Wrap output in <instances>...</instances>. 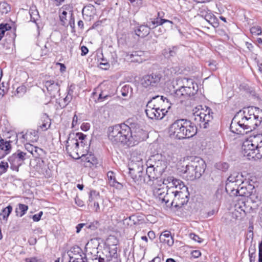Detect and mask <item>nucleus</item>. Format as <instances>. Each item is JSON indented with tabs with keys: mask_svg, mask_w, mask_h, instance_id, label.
<instances>
[{
	"mask_svg": "<svg viewBox=\"0 0 262 262\" xmlns=\"http://www.w3.org/2000/svg\"><path fill=\"white\" fill-rule=\"evenodd\" d=\"M128 86H126V85L123 86L121 90L122 95L123 96H126L127 95V92H126V90H128Z\"/></svg>",
	"mask_w": 262,
	"mask_h": 262,
	"instance_id": "obj_59",
	"label": "nucleus"
},
{
	"mask_svg": "<svg viewBox=\"0 0 262 262\" xmlns=\"http://www.w3.org/2000/svg\"><path fill=\"white\" fill-rule=\"evenodd\" d=\"M183 84L187 83V86L182 85L176 90L175 97L180 99L181 102L188 99L194 95L198 91V86L192 79L184 78L182 80Z\"/></svg>",
	"mask_w": 262,
	"mask_h": 262,
	"instance_id": "obj_8",
	"label": "nucleus"
},
{
	"mask_svg": "<svg viewBox=\"0 0 262 262\" xmlns=\"http://www.w3.org/2000/svg\"><path fill=\"white\" fill-rule=\"evenodd\" d=\"M8 164L7 162L2 161L0 162V169L2 170L1 173H5L8 168Z\"/></svg>",
	"mask_w": 262,
	"mask_h": 262,
	"instance_id": "obj_43",
	"label": "nucleus"
},
{
	"mask_svg": "<svg viewBox=\"0 0 262 262\" xmlns=\"http://www.w3.org/2000/svg\"><path fill=\"white\" fill-rule=\"evenodd\" d=\"M26 92V87L24 85L18 86L15 92L14 95L18 97L23 96Z\"/></svg>",
	"mask_w": 262,
	"mask_h": 262,
	"instance_id": "obj_39",
	"label": "nucleus"
},
{
	"mask_svg": "<svg viewBox=\"0 0 262 262\" xmlns=\"http://www.w3.org/2000/svg\"><path fill=\"white\" fill-rule=\"evenodd\" d=\"M166 182H168L169 189H172V191H182L183 188H187L181 180L174 179L173 177H168L166 180H164L163 184H166Z\"/></svg>",
	"mask_w": 262,
	"mask_h": 262,
	"instance_id": "obj_17",
	"label": "nucleus"
},
{
	"mask_svg": "<svg viewBox=\"0 0 262 262\" xmlns=\"http://www.w3.org/2000/svg\"><path fill=\"white\" fill-rule=\"evenodd\" d=\"M44 84L48 92L50 94L51 97H55L58 94L60 91V88L57 82H55L52 80H50L46 81L44 82Z\"/></svg>",
	"mask_w": 262,
	"mask_h": 262,
	"instance_id": "obj_18",
	"label": "nucleus"
},
{
	"mask_svg": "<svg viewBox=\"0 0 262 262\" xmlns=\"http://www.w3.org/2000/svg\"><path fill=\"white\" fill-rule=\"evenodd\" d=\"M242 154L249 160L262 158V134L251 137L244 141L242 146Z\"/></svg>",
	"mask_w": 262,
	"mask_h": 262,
	"instance_id": "obj_5",
	"label": "nucleus"
},
{
	"mask_svg": "<svg viewBox=\"0 0 262 262\" xmlns=\"http://www.w3.org/2000/svg\"><path fill=\"white\" fill-rule=\"evenodd\" d=\"M165 23H168L171 25L173 24L172 22L169 20L157 18L156 19H154V20L151 21V24H149L148 27H150L151 28V27L152 26V28H154L155 26L162 25Z\"/></svg>",
	"mask_w": 262,
	"mask_h": 262,
	"instance_id": "obj_34",
	"label": "nucleus"
},
{
	"mask_svg": "<svg viewBox=\"0 0 262 262\" xmlns=\"http://www.w3.org/2000/svg\"><path fill=\"white\" fill-rule=\"evenodd\" d=\"M25 262H45L41 258H39L37 257H32L27 258L25 259Z\"/></svg>",
	"mask_w": 262,
	"mask_h": 262,
	"instance_id": "obj_45",
	"label": "nucleus"
},
{
	"mask_svg": "<svg viewBox=\"0 0 262 262\" xmlns=\"http://www.w3.org/2000/svg\"><path fill=\"white\" fill-rule=\"evenodd\" d=\"M68 255L69 257V259L72 260H79L81 261H86L87 259L85 255L82 251V253H77L75 254H72V252H68Z\"/></svg>",
	"mask_w": 262,
	"mask_h": 262,
	"instance_id": "obj_29",
	"label": "nucleus"
},
{
	"mask_svg": "<svg viewBox=\"0 0 262 262\" xmlns=\"http://www.w3.org/2000/svg\"><path fill=\"white\" fill-rule=\"evenodd\" d=\"M79 146V143L77 139H68L67 141L66 150L73 158L78 159L80 157L78 154Z\"/></svg>",
	"mask_w": 262,
	"mask_h": 262,
	"instance_id": "obj_12",
	"label": "nucleus"
},
{
	"mask_svg": "<svg viewBox=\"0 0 262 262\" xmlns=\"http://www.w3.org/2000/svg\"><path fill=\"white\" fill-rule=\"evenodd\" d=\"M81 56H85L89 52V50L88 48L84 46H83L81 47Z\"/></svg>",
	"mask_w": 262,
	"mask_h": 262,
	"instance_id": "obj_55",
	"label": "nucleus"
},
{
	"mask_svg": "<svg viewBox=\"0 0 262 262\" xmlns=\"http://www.w3.org/2000/svg\"><path fill=\"white\" fill-rule=\"evenodd\" d=\"M148 236L150 239H153L155 237V234L154 231H150L148 232L147 234Z\"/></svg>",
	"mask_w": 262,
	"mask_h": 262,
	"instance_id": "obj_61",
	"label": "nucleus"
},
{
	"mask_svg": "<svg viewBox=\"0 0 262 262\" xmlns=\"http://www.w3.org/2000/svg\"><path fill=\"white\" fill-rule=\"evenodd\" d=\"M76 137L78 138L79 140H81V143H82V140H83L86 136L82 133H78L76 134Z\"/></svg>",
	"mask_w": 262,
	"mask_h": 262,
	"instance_id": "obj_56",
	"label": "nucleus"
},
{
	"mask_svg": "<svg viewBox=\"0 0 262 262\" xmlns=\"http://www.w3.org/2000/svg\"><path fill=\"white\" fill-rule=\"evenodd\" d=\"M99 66L101 68L106 70L109 67V64L108 62H101L99 64Z\"/></svg>",
	"mask_w": 262,
	"mask_h": 262,
	"instance_id": "obj_58",
	"label": "nucleus"
},
{
	"mask_svg": "<svg viewBox=\"0 0 262 262\" xmlns=\"http://www.w3.org/2000/svg\"><path fill=\"white\" fill-rule=\"evenodd\" d=\"M85 224H79L76 226V232L79 233L81 229L83 228L84 226H85Z\"/></svg>",
	"mask_w": 262,
	"mask_h": 262,
	"instance_id": "obj_60",
	"label": "nucleus"
},
{
	"mask_svg": "<svg viewBox=\"0 0 262 262\" xmlns=\"http://www.w3.org/2000/svg\"><path fill=\"white\" fill-rule=\"evenodd\" d=\"M32 155L36 159L40 158V157H42L45 155V152L42 149L35 146Z\"/></svg>",
	"mask_w": 262,
	"mask_h": 262,
	"instance_id": "obj_38",
	"label": "nucleus"
},
{
	"mask_svg": "<svg viewBox=\"0 0 262 262\" xmlns=\"http://www.w3.org/2000/svg\"><path fill=\"white\" fill-rule=\"evenodd\" d=\"M12 211V207L11 205H8L6 208H4L0 213V220L3 219L6 222Z\"/></svg>",
	"mask_w": 262,
	"mask_h": 262,
	"instance_id": "obj_31",
	"label": "nucleus"
},
{
	"mask_svg": "<svg viewBox=\"0 0 262 262\" xmlns=\"http://www.w3.org/2000/svg\"><path fill=\"white\" fill-rule=\"evenodd\" d=\"M169 191L171 193L170 198L171 206L181 207L188 202L189 195L188 188H183L182 191H180L177 190L172 191V189Z\"/></svg>",
	"mask_w": 262,
	"mask_h": 262,
	"instance_id": "obj_9",
	"label": "nucleus"
},
{
	"mask_svg": "<svg viewBox=\"0 0 262 262\" xmlns=\"http://www.w3.org/2000/svg\"><path fill=\"white\" fill-rule=\"evenodd\" d=\"M107 182L111 187L118 189L123 188V185L117 180L116 173L113 171H109L107 173Z\"/></svg>",
	"mask_w": 262,
	"mask_h": 262,
	"instance_id": "obj_19",
	"label": "nucleus"
},
{
	"mask_svg": "<svg viewBox=\"0 0 262 262\" xmlns=\"http://www.w3.org/2000/svg\"><path fill=\"white\" fill-rule=\"evenodd\" d=\"M159 239L161 243L171 246L174 243V239L171 234L169 231H164L160 235Z\"/></svg>",
	"mask_w": 262,
	"mask_h": 262,
	"instance_id": "obj_22",
	"label": "nucleus"
},
{
	"mask_svg": "<svg viewBox=\"0 0 262 262\" xmlns=\"http://www.w3.org/2000/svg\"><path fill=\"white\" fill-rule=\"evenodd\" d=\"M90 125L89 123H83L81 124V129L83 130V131H87L89 129H90Z\"/></svg>",
	"mask_w": 262,
	"mask_h": 262,
	"instance_id": "obj_54",
	"label": "nucleus"
},
{
	"mask_svg": "<svg viewBox=\"0 0 262 262\" xmlns=\"http://www.w3.org/2000/svg\"><path fill=\"white\" fill-rule=\"evenodd\" d=\"M16 137L19 138L23 143H33L36 142L38 139L37 132L34 130H27L25 134L21 132L17 135Z\"/></svg>",
	"mask_w": 262,
	"mask_h": 262,
	"instance_id": "obj_16",
	"label": "nucleus"
},
{
	"mask_svg": "<svg viewBox=\"0 0 262 262\" xmlns=\"http://www.w3.org/2000/svg\"><path fill=\"white\" fill-rule=\"evenodd\" d=\"M98 196V194L95 190H91L89 193V202L90 203L95 202V199Z\"/></svg>",
	"mask_w": 262,
	"mask_h": 262,
	"instance_id": "obj_42",
	"label": "nucleus"
},
{
	"mask_svg": "<svg viewBox=\"0 0 262 262\" xmlns=\"http://www.w3.org/2000/svg\"><path fill=\"white\" fill-rule=\"evenodd\" d=\"M41 122L40 123V125H39V127L42 131L47 130L50 127L51 120L46 114H44L42 115Z\"/></svg>",
	"mask_w": 262,
	"mask_h": 262,
	"instance_id": "obj_26",
	"label": "nucleus"
},
{
	"mask_svg": "<svg viewBox=\"0 0 262 262\" xmlns=\"http://www.w3.org/2000/svg\"><path fill=\"white\" fill-rule=\"evenodd\" d=\"M92 240L91 242H89L86 245H85V250L88 254L94 255L93 256L92 258L94 259H97L98 257V255L97 254L98 253L97 248L96 247H93L92 246Z\"/></svg>",
	"mask_w": 262,
	"mask_h": 262,
	"instance_id": "obj_28",
	"label": "nucleus"
},
{
	"mask_svg": "<svg viewBox=\"0 0 262 262\" xmlns=\"http://www.w3.org/2000/svg\"><path fill=\"white\" fill-rule=\"evenodd\" d=\"M94 208L95 209V210L96 212H98L99 209H100V207H99V203L98 202H94Z\"/></svg>",
	"mask_w": 262,
	"mask_h": 262,
	"instance_id": "obj_63",
	"label": "nucleus"
},
{
	"mask_svg": "<svg viewBox=\"0 0 262 262\" xmlns=\"http://www.w3.org/2000/svg\"><path fill=\"white\" fill-rule=\"evenodd\" d=\"M107 132L108 139L113 144H130L133 140L138 141L140 139V134L143 130L133 119L129 118L124 123L110 126Z\"/></svg>",
	"mask_w": 262,
	"mask_h": 262,
	"instance_id": "obj_1",
	"label": "nucleus"
},
{
	"mask_svg": "<svg viewBox=\"0 0 262 262\" xmlns=\"http://www.w3.org/2000/svg\"><path fill=\"white\" fill-rule=\"evenodd\" d=\"M129 174L135 183L139 184L142 183L143 182H145V180L143 179L142 176V169L138 171V174L135 173V170L133 168H129Z\"/></svg>",
	"mask_w": 262,
	"mask_h": 262,
	"instance_id": "obj_24",
	"label": "nucleus"
},
{
	"mask_svg": "<svg viewBox=\"0 0 262 262\" xmlns=\"http://www.w3.org/2000/svg\"><path fill=\"white\" fill-rule=\"evenodd\" d=\"M75 202L78 206L82 207L84 205L83 202L78 198L75 199Z\"/></svg>",
	"mask_w": 262,
	"mask_h": 262,
	"instance_id": "obj_57",
	"label": "nucleus"
},
{
	"mask_svg": "<svg viewBox=\"0 0 262 262\" xmlns=\"http://www.w3.org/2000/svg\"><path fill=\"white\" fill-rule=\"evenodd\" d=\"M246 207L245 206V204L244 202H242L241 203L238 202L235 205V214L236 216L237 217L238 215L237 214H240V216L242 217L246 215L245 209Z\"/></svg>",
	"mask_w": 262,
	"mask_h": 262,
	"instance_id": "obj_27",
	"label": "nucleus"
},
{
	"mask_svg": "<svg viewBox=\"0 0 262 262\" xmlns=\"http://www.w3.org/2000/svg\"><path fill=\"white\" fill-rule=\"evenodd\" d=\"M12 141L1 138L0 139V159L4 158L11 150Z\"/></svg>",
	"mask_w": 262,
	"mask_h": 262,
	"instance_id": "obj_20",
	"label": "nucleus"
},
{
	"mask_svg": "<svg viewBox=\"0 0 262 262\" xmlns=\"http://www.w3.org/2000/svg\"><path fill=\"white\" fill-rule=\"evenodd\" d=\"M10 10V7L7 3L3 2L0 3V12L2 13H7Z\"/></svg>",
	"mask_w": 262,
	"mask_h": 262,
	"instance_id": "obj_40",
	"label": "nucleus"
},
{
	"mask_svg": "<svg viewBox=\"0 0 262 262\" xmlns=\"http://www.w3.org/2000/svg\"><path fill=\"white\" fill-rule=\"evenodd\" d=\"M168 186L165 187L164 185L160 187H155L153 189L154 195L162 203L165 204L170 202V194Z\"/></svg>",
	"mask_w": 262,
	"mask_h": 262,
	"instance_id": "obj_11",
	"label": "nucleus"
},
{
	"mask_svg": "<svg viewBox=\"0 0 262 262\" xmlns=\"http://www.w3.org/2000/svg\"><path fill=\"white\" fill-rule=\"evenodd\" d=\"M25 147L26 149L28 152L31 153V154H32V153L34 149V147H35L34 146H33L32 144H30V143H26L25 144Z\"/></svg>",
	"mask_w": 262,
	"mask_h": 262,
	"instance_id": "obj_47",
	"label": "nucleus"
},
{
	"mask_svg": "<svg viewBox=\"0 0 262 262\" xmlns=\"http://www.w3.org/2000/svg\"><path fill=\"white\" fill-rule=\"evenodd\" d=\"M191 255L192 257L196 258L201 256V253L199 250H194L191 252Z\"/></svg>",
	"mask_w": 262,
	"mask_h": 262,
	"instance_id": "obj_51",
	"label": "nucleus"
},
{
	"mask_svg": "<svg viewBox=\"0 0 262 262\" xmlns=\"http://www.w3.org/2000/svg\"><path fill=\"white\" fill-rule=\"evenodd\" d=\"M165 103H169L167 98L159 95L153 97L146 106L147 116L151 119H162L167 112L165 108H163Z\"/></svg>",
	"mask_w": 262,
	"mask_h": 262,
	"instance_id": "obj_4",
	"label": "nucleus"
},
{
	"mask_svg": "<svg viewBox=\"0 0 262 262\" xmlns=\"http://www.w3.org/2000/svg\"><path fill=\"white\" fill-rule=\"evenodd\" d=\"M152 163L148 160L147 161L146 165L147 166L146 169V174L149 178V181L157 179V178L161 173L158 171H156V168L152 165Z\"/></svg>",
	"mask_w": 262,
	"mask_h": 262,
	"instance_id": "obj_21",
	"label": "nucleus"
},
{
	"mask_svg": "<svg viewBox=\"0 0 262 262\" xmlns=\"http://www.w3.org/2000/svg\"><path fill=\"white\" fill-rule=\"evenodd\" d=\"M190 237L193 240L195 241V242H197L199 243H201L203 242V239L200 238L198 235H196L194 233H191L190 234Z\"/></svg>",
	"mask_w": 262,
	"mask_h": 262,
	"instance_id": "obj_46",
	"label": "nucleus"
},
{
	"mask_svg": "<svg viewBox=\"0 0 262 262\" xmlns=\"http://www.w3.org/2000/svg\"><path fill=\"white\" fill-rule=\"evenodd\" d=\"M176 50L177 49L176 47H173L171 49L169 50V53L170 56H173L174 55H175Z\"/></svg>",
	"mask_w": 262,
	"mask_h": 262,
	"instance_id": "obj_62",
	"label": "nucleus"
},
{
	"mask_svg": "<svg viewBox=\"0 0 262 262\" xmlns=\"http://www.w3.org/2000/svg\"><path fill=\"white\" fill-rule=\"evenodd\" d=\"M212 114L209 107L199 105L193 109L191 118L200 127L206 128L208 126V122L212 119Z\"/></svg>",
	"mask_w": 262,
	"mask_h": 262,
	"instance_id": "obj_7",
	"label": "nucleus"
},
{
	"mask_svg": "<svg viewBox=\"0 0 262 262\" xmlns=\"http://www.w3.org/2000/svg\"><path fill=\"white\" fill-rule=\"evenodd\" d=\"M26 152L20 150H17L8 159L10 164V168L16 171H18L19 167L24 163L25 160L28 159Z\"/></svg>",
	"mask_w": 262,
	"mask_h": 262,
	"instance_id": "obj_10",
	"label": "nucleus"
},
{
	"mask_svg": "<svg viewBox=\"0 0 262 262\" xmlns=\"http://www.w3.org/2000/svg\"><path fill=\"white\" fill-rule=\"evenodd\" d=\"M149 162L156 168V171L162 173L166 167L165 158L161 154H157L151 156L149 159Z\"/></svg>",
	"mask_w": 262,
	"mask_h": 262,
	"instance_id": "obj_13",
	"label": "nucleus"
},
{
	"mask_svg": "<svg viewBox=\"0 0 262 262\" xmlns=\"http://www.w3.org/2000/svg\"><path fill=\"white\" fill-rule=\"evenodd\" d=\"M28 209V207L27 205L23 204H19L18 208L16 209V215L21 217L26 213Z\"/></svg>",
	"mask_w": 262,
	"mask_h": 262,
	"instance_id": "obj_37",
	"label": "nucleus"
},
{
	"mask_svg": "<svg viewBox=\"0 0 262 262\" xmlns=\"http://www.w3.org/2000/svg\"><path fill=\"white\" fill-rule=\"evenodd\" d=\"M239 114H237L232 120L230 124V130L232 132L240 135H244L251 130H248L246 126L239 124L238 122L240 119L238 118Z\"/></svg>",
	"mask_w": 262,
	"mask_h": 262,
	"instance_id": "obj_14",
	"label": "nucleus"
},
{
	"mask_svg": "<svg viewBox=\"0 0 262 262\" xmlns=\"http://www.w3.org/2000/svg\"><path fill=\"white\" fill-rule=\"evenodd\" d=\"M35 165L33 166V168L39 173H43L45 164L42 158H37L35 160Z\"/></svg>",
	"mask_w": 262,
	"mask_h": 262,
	"instance_id": "obj_30",
	"label": "nucleus"
},
{
	"mask_svg": "<svg viewBox=\"0 0 262 262\" xmlns=\"http://www.w3.org/2000/svg\"><path fill=\"white\" fill-rule=\"evenodd\" d=\"M81 160L84 162V165L85 166H91V165L94 164V157L91 155H84L81 156Z\"/></svg>",
	"mask_w": 262,
	"mask_h": 262,
	"instance_id": "obj_36",
	"label": "nucleus"
},
{
	"mask_svg": "<svg viewBox=\"0 0 262 262\" xmlns=\"http://www.w3.org/2000/svg\"><path fill=\"white\" fill-rule=\"evenodd\" d=\"M250 32L252 34L255 35H260L262 33L261 28L258 26L252 27L250 29Z\"/></svg>",
	"mask_w": 262,
	"mask_h": 262,
	"instance_id": "obj_41",
	"label": "nucleus"
},
{
	"mask_svg": "<svg viewBox=\"0 0 262 262\" xmlns=\"http://www.w3.org/2000/svg\"><path fill=\"white\" fill-rule=\"evenodd\" d=\"M258 262H262V242L259 245Z\"/></svg>",
	"mask_w": 262,
	"mask_h": 262,
	"instance_id": "obj_53",
	"label": "nucleus"
},
{
	"mask_svg": "<svg viewBox=\"0 0 262 262\" xmlns=\"http://www.w3.org/2000/svg\"><path fill=\"white\" fill-rule=\"evenodd\" d=\"M78 117L76 114H75L73 117V120L72 122V128H74L75 126L78 124Z\"/></svg>",
	"mask_w": 262,
	"mask_h": 262,
	"instance_id": "obj_50",
	"label": "nucleus"
},
{
	"mask_svg": "<svg viewBox=\"0 0 262 262\" xmlns=\"http://www.w3.org/2000/svg\"><path fill=\"white\" fill-rule=\"evenodd\" d=\"M42 212L40 211L37 214H35L32 216V219L34 222H38L39 221L41 216L42 215Z\"/></svg>",
	"mask_w": 262,
	"mask_h": 262,
	"instance_id": "obj_49",
	"label": "nucleus"
},
{
	"mask_svg": "<svg viewBox=\"0 0 262 262\" xmlns=\"http://www.w3.org/2000/svg\"><path fill=\"white\" fill-rule=\"evenodd\" d=\"M161 78L162 75L159 73L145 75L142 79V84L146 88L149 86H155L160 82Z\"/></svg>",
	"mask_w": 262,
	"mask_h": 262,
	"instance_id": "obj_15",
	"label": "nucleus"
},
{
	"mask_svg": "<svg viewBox=\"0 0 262 262\" xmlns=\"http://www.w3.org/2000/svg\"><path fill=\"white\" fill-rule=\"evenodd\" d=\"M250 192L247 189V188L244 186H240V187L236 189V192L234 195L236 196H248L250 195Z\"/></svg>",
	"mask_w": 262,
	"mask_h": 262,
	"instance_id": "obj_33",
	"label": "nucleus"
},
{
	"mask_svg": "<svg viewBox=\"0 0 262 262\" xmlns=\"http://www.w3.org/2000/svg\"><path fill=\"white\" fill-rule=\"evenodd\" d=\"M237 114H239L240 119L238 123L246 126L248 130H252L255 126H257L262 121V110L256 107L245 108L242 113L240 111Z\"/></svg>",
	"mask_w": 262,
	"mask_h": 262,
	"instance_id": "obj_3",
	"label": "nucleus"
},
{
	"mask_svg": "<svg viewBox=\"0 0 262 262\" xmlns=\"http://www.w3.org/2000/svg\"><path fill=\"white\" fill-rule=\"evenodd\" d=\"M29 13L31 17V21L36 23L37 20L39 18V15L36 7L33 6L30 8Z\"/></svg>",
	"mask_w": 262,
	"mask_h": 262,
	"instance_id": "obj_32",
	"label": "nucleus"
},
{
	"mask_svg": "<svg viewBox=\"0 0 262 262\" xmlns=\"http://www.w3.org/2000/svg\"><path fill=\"white\" fill-rule=\"evenodd\" d=\"M204 18L206 20L210 22V19L212 18V16L210 14H207L205 15Z\"/></svg>",
	"mask_w": 262,
	"mask_h": 262,
	"instance_id": "obj_64",
	"label": "nucleus"
},
{
	"mask_svg": "<svg viewBox=\"0 0 262 262\" xmlns=\"http://www.w3.org/2000/svg\"><path fill=\"white\" fill-rule=\"evenodd\" d=\"M169 132L171 136L181 140L192 137L196 134L197 129L190 121L179 119L170 125Z\"/></svg>",
	"mask_w": 262,
	"mask_h": 262,
	"instance_id": "obj_2",
	"label": "nucleus"
},
{
	"mask_svg": "<svg viewBox=\"0 0 262 262\" xmlns=\"http://www.w3.org/2000/svg\"><path fill=\"white\" fill-rule=\"evenodd\" d=\"M230 183H232V184H230L231 186L229 188L228 187V181H226L225 189L227 192H230L233 194H234L235 192H236V189L237 187L239 188L241 185L243 184V183H236L235 182H230Z\"/></svg>",
	"mask_w": 262,
	"mask_h": 262,
	"instance_id": "obj_35",
	"label": "nucleus"
},
{
	"mask_svg": "<svg viewBox=\"0 0 262 262\" xmlns=\"http://www.w3.org/2000/svg\"><path fill=\"white\" fill-rule=\"evenodd\" d=\"M150 28L147 25H140L137 29L135 30L137 35L141 37L146 36L150 31Z\"/></svg>",
	"mask_w": 262,
	"mask_h": 262,
	"instance_id": "obj_25",
	"label": "nucleus"
},
{
	"mask_svg": "<svg viewBox=\"0 0 262 262\" xmlns=\"http://www.w3.org/2000/svg\"><path fill=\"white\" fill-rule=\"evenodd\" d=\"M204 161L199 157H195L182 170L183 173L186 174L188 180H192L199 178L204 173L205 169Z\"/></svg>",
	"mask_w": 262,
	"mask_h": 262,
	"instance_id": "obj_6",
	"label": "nucleus"
},
{
	"mask_svg": "<svg viewBox=\"0 0 262 262\" xmlns=\"http://www.w3.org/2000/svg\"><path fill=\"white\" fill-rule=\"evenodd\" d=\"M8 25L1 24L0 25V40L4 35L5 32L8 30Z\"/></svg>",
	"mask_w": 262,
	"mask_h": 262,
	"instance_id": "obj_44",
	"label": "nucleus"
},
{
	"mask_svg": "<svg viewBox=\"0 0 262 262\" xmlns=\"http://www.w3.org/2000/svg\"><path fill=\"white\" fill-rule=\"evenodd\" d=\"M82 250L79 247H74L72 248L68 252H72V254L82 253Z\"/></svg>",
	"mask_w": 262,
	"mask_h": 262,
	"instance_id": "obj_48",
	"label": "nucleus"
},
{
	"mask_svg": "<svg viewBox=\"0 0 262 262\" xmlns=\"http://www.w3.org/2000/svg\"><path fill=\"white\" fill-rule=\"evenodd\" d=\"M110 96L108 95H104L103 92H101L99 95V98H98V100L99 101H102L103 100H106L107 99L108 97H109Z\"/></svg>",
	"mask_w": 262,
	"mask_h": 262,
	"instance_id": "obj_52",
	"label": "nucleus"
},
{
	"mask_svg": "<svg viewBox=\"0 0 262 262\" xmlns=\"http://www.w3.org/2000/svg\"><path fill=\"white\" fill-rule=\"evenodd\" d=\"M227 181H228V187L230 188L232 183L230 182H235L236 183H244V178L242 173L234 171L232 172L228 178Z\"/></svg>",
	"mask_w": 262,
	"mask_h": 262,
	"instance_id": "obj_23",
	"label": "nucleus"
}]
</instances>
